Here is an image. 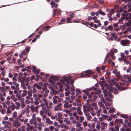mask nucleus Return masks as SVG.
I'll use <instances>...</instances> for the list:
<instances>
[{
	"label": "nucleus",
	"instance_id": "46",
	"mask_svg": "<svg viewBox=\"0 0 131 131\" xmlns=\"http://www.w3.org/2000/svg\"><path fill=\"white\" fill-rule=\"evenodd\" d=\"M30 106L29 105H27L26 107V112L27 113H28L29 112V109L30 108Z\"/></svg>",
	"mask_w": 131,
	"mask_h": 131
},
{
	"label": "nucleus",
	"instance_id": "18",
	"mask_svg": "<svg viewBox=\"0 0 131 131\" xmlns=\"http://www.w3.org/2000/svg\"><path fill=\"white\" fill-rule=\"evenodd\" d=\"M125 24L127 26H130L131 25V20H129L128 22L126 21Z\"/></svg>",
	"mask_w": 131,
	"mask_h": 131
},
{
	"label": "nucleus",
	"instance_id": "6",
	"mask_svg": "<svg viewBox=\"0 0 131 131\" xmlns=\"http://www.w3.org/2000/svg\"><path fill=\"white\" fill-rule=\"evenodd\" d=\"M121 44L123 46H126L128 45L130 42L129 40L126 39L123 40L120 42Z\"/></svg>",
	"mask_w": 131,
	"mask_h": 131
},
{
	"label": "nucleus",
	"instance_id": "61",
	"mask_svg": "<svg viewBox=\"0 0 131 131\" xmlns=\"http://www.w3.org/2000/svg\"><path fill=\"white\" fill-rule=\"evenodd\" d=\"M83 125L84 127H86L87 126V122L84 121L83 123Z\"/></svg>",
	"mask_w": 131,
	"mask_h": 131
},
{
	"label": "nucleus",
	"instance_id": "30",
	"mask_svg": "<svg viewBox=\"0 0 131 131\" xmlns=\"http://www.w3.org/2000/svg\"><path fill=\"white\" fill-rule=\"evenodd\" d=\"M34 87H36L37 88V89H40L41 88V87L38 84H34Z\"/></svg>",
	"mask_w": 131,
	"mask_h": 131
},
{
	"label": "nucleus",
	"instance_id": "38",
	"mask_svg": "<svg viewBox=\"0 0 131 131\" xmlns=\"http://www.w3.org/2000/svg\"><path fill=\"white\" fill-rule=\"evenodd\" d=\"M19 89L18 87H16L14 91V94H16L17 93V91L19 90Z\"/></svg>",
	"mask_w": 131,
	"mask_h": 131
},
{
	"label": "nucleus",
	"instance_id": "7",
	"mask_svg": "<svg viewBox=\"0 0 131 131\" xmlns=\"http://www.w3.org/2000/svg\"><path fill=\"white\" fill-rule=\"evenodd\" d=\"M62 104L61 103H59L58 104L54 107V110L56 111L58 110H61L62 109L61 105Z\"/></svg>",
	"mask_w": 131,
	"mask_h": 131
},
{
	"label": "nucleus",
	"instance_id": "34",
	"mask_svg": "<svg viewBox=\"0 0 131 131\" xmlns=\"http://www.w3.org/2000/svg\"><path fill=\"white\" fill-rule=\"evenodd\" d=\"M21 88L24 90H25L26 89V86L23 83H21Z\"/></svg>",
	"mask_w": 131,
	"mask_h": 131
},
{
	"label": "nucleus",
	"instance_id": "3",
	"mask_svg": "<svg viewBox=\"0 0 131 131\" xmlns=\"http://www.w3.org/2000/svg\"><path fill=\"white\" fill-rule=\"evenodd\" d=\"M124 85V83H120V85H118L116 83H115V86L118 88V90L121 91L125 90L126 89V88H123L121 86L122 85Z\"/></svg>",
	"mask_w": 131,
	"mask_h": 131
},
{
	"label": "nucleus",
	"instance_id": "5",
	"mask_svg": "<svg viewBox=\"0 0 131 131\" xmlns=\"http://www.w3.org/2000/svg\"><path fill=\"white\" fill-rule=\"evenodd\" d=\"M13 125L14 127L18 128L20 126L21 123L20 122H18L17 119H16L14 121Z\"/></svg>",
	"mask_w": 131,
	"mask_h": 131
},
{
	"label": "nucleus",
	"instance_id": "15",
	"mask_svg": "<svg viewBox=\"0 0 131 131\" xmlns=\"http://www.w3.org/2000/svg\"><path fill=\"white\" fill-rule=\"evenodd\" d=\"M98 104L100 107H102L103 109L105 108V106H104V104L102 103V102H99L98 103Z\"/></svg>",
	"mask_w": 131,
	"mask_h": 131
},
{
	"label": "nucleus",
	"instance_id": "11",
	"mask_svg": "<svg viewBox=\"0 0 131 131\" xmlns=\"http://www.w3.org/2000/svg\"><path fill=\"white\" fill-rule=\"evenodd\" d=\"M74 83V82L73 80H71L70 83V85L71 86V87L70 89V90L71 91H74L75 90L74 88L73 84Z\"/></svg>",
	"mask_w": 131,
	"mask_h": 131
},
{
	"label": "nucleus",
	"instance_id": "60",
	"mask_svg": "<svg viewBox=\"0 0 131 131\" xmlns=\"http://www.w3.org/2000/svg\"><path fill=\"white\" fill-rule=\"evenodd\" d=\"M30 50V47H27L25 49V50L28 52Z\"/></svg>",
	"mask_w": 131,
	"mask_h": 131
},
{
	"label": "nucleus",
	"instance_id": "50",
	"mask_svg": "<svg viewBox=\"0 0 131 131\" xmlns=\"http://www.w3.org/2000/svg\"><path fill=\"white\" fill-rule=\"evenodd\" d=\"M121 57L123 58H126V57L125 56L123 53H121Z\"/></svg>",
	"mask_w": 131,
	"mask_h": 131
},
{
	"label": "nucleus",
	"instance_id": "59",
	"mask_svg": "<svg viewBox=\"0 0 131 131\" xmlns=\"http://www.w3.org/2000/svg\"><path fill=\"white\" fill-rule=\"evenodd\" d=\"M123 9H121L120 10H117L116 12L117 13H121L122 12H123Z\"/></svg>",
	"mask_w": 131,
	"mask_h": 131
},
{
	"label": "nucleus",
	"instance_id": "9",
	"mask_svg": "<svg viewBox=\"0 0 131 131\" xmlns=\"http://www.w3.org/2000/svg\"><path fill=\"white\" fill-rule=\"evenodd\" d=\"M50 4L51 5V7L53 8V7H57L58 6V4L56 3L53 1H52L50 2Z\"/></svg>",
	"mask_w": 131,
	"mask_h": 131
},
{
	"label": "nucleus",
	"instance_id": "48",
	"mask_svg": "<svg viewBox=\"0 0 131 131\" xmlns=\"http://www.w3.org/2000/svg\"><path fill=\"white\" fill-rule=\"evenodd\" d=\"M30 109L32 111H35V107L33 105L30 106Z\"/></svg>",
	"mask_w": 131,
	"mask_h": 131
},
{
	"label": "nucleus",
	"instance_id": "23",
	"mask_svg": "<svg viewBox=\"0 0 131 131\" xmlns=\"http://www.w3.org/2000/svg\"><path fill=\"white\" fill-rule=\"evenodd\" d=\"M50 26H45V27H43L42 28V30H44L45 29H46L45 30V31H47L50 28Z\"/></svg>",
	"mask_w": 131,
	"mask_h": 131
},
{
	"label": "nucleus",
	"instance_id": "17",
	"mask_svg": "<svg viewBox=\"0 0 131 131\" xmlns=\"http://www.w3.org/2000/svg\"><path fill=\"white\" fill-rule=\"evenodd\" d=\"M110 13L109 14H107L108 17H109V15L111 16L112 14L114 13V10L113 9H112L110 10Z\"/></svg>",
	"mask_w": 131,
	"mask_h": 131
},
{
	"label": "nucleus",
	"instance_id": "39",
	"mask_svg": "<svg viewBox=\"0 0 131 131\" xmlns=\"http://www.w3.org/2000/svg\"><path fill=\"white\" fill-rule=\"evenodd\" d=\"M0 111L2 114H4L6 113V110L4 109L0 110Z\"/></svg>",
	"mask_w": 131,
	"mask_h": 131
},
{
	"label": "nucleus",
	"instance_id": "29",
	"mask_svg": "<svg viewBox=\"0 0 131 131\" xmlns=\"http://www.w3.org/2000/svg\"><path fill=\"white\" fill-rule=\"evenodd\" d=\"M17 115V113L16 112H14L13 113L12 116L14 118H15Z\"/></svg>",
	"mask_w": 131,
	"mask_h": 131
},
{
	"label": "nucleus",
	"instance_id": "8",
	"mask_svg": "<svg viewBox=\"0 0 131 131\" xmlns=\"http://www.w3.org/2000/svg\"><path fill=\"white\" fill-rule=\"evenodd\" d=\"M59 14H61V12L60 9H54L53 10V16H54L56 15V13Z\"/></svg>",
	"mask_w": 131,
	"mask_h": 131
},
{
	"label": "nucleus",
	"instance_id": "41",
	"mask_svg": "<svg viewBox=\"0 0 131 131\" xmlns=\"http://www.w3.org/2000/svg\"><path fill=\"white\" fill-rule=\"evenodd\" d=\"M7 110L6 111V113L7 114H9L12 113V111L10 109H7Z\"/></svg>",
	"mask_w": 131,
	"mask_h": 131
},
{
	"label": "nucleus",
	"instance_id": "26",
	"mask_svg": "<svg viewBox=\"0 0 131 131\" xmlns=\"http://www.w3.org/2000/svg\"><path fill=\"white\" fill-rule=\"evenodd\" d=\"M67 81V83L65 84V86H66V87H70L69 85H70V82L69 81Z\"/></svg>",
	"mask_w": 131,
	"mask_h": 131
},
{
	"label": "nucleus",
	"instance_id": "1",
	"mask_svg": "<svg viewBox=\"0 0 131 131\" xmlns=\"http://www.w3.org/2000/svg\"><path fill=\"white\" fill-rule=\"evenodd\" d=\"M124 13L122 14V17L121 19H120L118 22L120 23L123 21V20H125L126 19V21H127L128 19H131V14L128 13L126 10H125L124 12Z\"/></svg>",
	"mask_w": 131,
	"mask_h": 131
},
{
	"label": "nucleus",
	"instance_id": "55",
	"mask_svg": "<svg viewBox=\"0 0 131 131\" xmlns=\"http://www.w3.org/2000/svg\"><path fill=\"white\" fill-rule=\"evenodd\" d=\"M101 124L102 126H107V124L106 123H105V122H102L101 123Z\"/></svg>",
	"mask_w": 131,
	"mask_h": 131
},
{
	"label": "nucleus",
	"instance_id": "56",
	"mask_svg": "<svg viewBox=\"0 0 131 131\" xmlns=\"http://www.w3.org/2000/svg\"><path fill=\"white\" fill-rule=\"evenodd\" d=\"M75 92L77 93L80 94L81 93V92L80 90L78 89H76Z\"/></svg>",
	"mask_w": 131,
	"mask_h": 131
},
{
	"label": "nucleus",
	"instance_id": "54",
	"mask_svg": "<svg viewBox=\"0 0 131 131\" xmlns=\"http://www.w3.org/2000/svg\"><path fill=\"white\" fill-rule=\"evenodd\" d=\"M67 23H69L71 22V19L70 18H67Z\"/></svg>",
	"mask_w": 131,
	"mask_h": 131
},
{
	"label": "nucleus",
	"instance_id": "13",
	"mask_svg": "<svg viewBox=\"0 0 131 131\" xmlns=\"http://www.w3.org/2000/svg\"><path fill=\"white\" fill-rule=\"evenodd\" d=\"M42 101L44 102L45 106H47L48 104V101L45 98H43L42 100Z\"/></svg>",
	"mask_w": 131,
	"mask_h": 131
},
{
	"label": "nucleus",
	"instance_id": "20",
	"mask_svg": "<svg viewBox=\"0 0 131 131\" xmlns=\"http://www.w3.org/2000/svg\"><path fill=\"white\" fill-rule=\"evenodd\" d=\"M101 111V109L100 108L97 110L96 112V115L97 116L99 117L100 116V113Z\"/></svg>",
	"mask_w": 131,
	"mask_h": 131
},
{
	"label": "nucleus",
	"instance_id": "49",
	"mask_svg": "<svg viewBox=\"0 0 131 131\" xmlns=\"http://www.w3.org/2000/svg\"><path fill=\"white\" fill-rule=\"evenodd\" d=\"M32 88L33 89L31 91V92H32L34 93H35L36 92V90L35 89V87H33Z\"/></svg>",
	"mask_w": 131,
	"mask_h": 131
},
{
	"label": "nucleus",
	"instance_id": "52",
	"mask_svg": "<svg viewBox=\"0 0 131 131\" xmlns=\"http://www.w3.org/2000/svg\"><path fill=\"white\" fill-rule=\"evenodd\" d=\"M2 104L3 105V107L4 108H6L7 107V106L6 104V103L5 102H3L2 103Z\"/></svg>",
	"mask_w": 131,
	"mask_h": 131
},
{
	"label": "nucleus",
	"instance_id": "24",
	"mask_svg": "<svg viewBox=\"0 0 131 131\" xmlns=\"http://www.w3.org/2000/svg\"><path fill=\"white\" fill-rule=\"evenodd\" d=\"M64 102V107L66 108V107H67V106L68 105V101H64L63 102Z\"/></svg>",
	"mask_w": 131,
	"mask_h": 131
},
{
	"label": "nucleus",
	"instance_id": "63",
	"mask_svg": "<svg viewBox=\"0 0 131 131\" xmlns=\"http://www.w3.org/2000/svg\"><path fill=\"white\" fill-rule=\"evenodd\" d=\"M92 118V117L90 115H89V116H88V117H87V119L89 120H90Z\"/></svg>",
	"mask_w": 131,
	"mask_h": 131
},
{
	"label": "nucleus",
	"instance_id": "42",
	"mask_svg": "<svg viewBox=\"0 0 131 131\" xmlns=\"http://www.w3.org/2000/svg\"><path fill=\"white\" fill-rule=\"evenodd\" d=\"M77 110V108L75 107H73L72 108H70V111L71 112H72L73 111H75Z\"/></svg>",
	"mask_w": 131,
	"mask_h": 131
},
{
	"label": "nucleus",
	"instance_id": "35",
	"mask_svg": "<svg viewBox=\"0 0 131 131\" xmlns=\"http://www.w3.org/2000/svg\"><path fill=\"white\" fill-rule=\"evenodd\" d=\"M103 92L104 93V96H107V94L108 93V91L105 90H103Z\"/></svg>",
	"mask_w": 131,
	"mask_h": 131
},
{
	"label": "nucleus",
	"instance_id": "4",
	"mask_svg": "<svg viewBox=\"0 0 131 131\" xmlns=\"http://www.w3.org/2000/svg\"><path fill=\"white\" fill-rule=\"evenodd\" d=\"M71 77L70 76H69L67 77L65 75L63 76L62 77V79L60 80V81L61 82H62V83H63V81L64 80L66 81H71L72 80L71 79Z\"/></svg>",
	"mask_w": 131,
	"mask_h": 131
},
{
	"label": "nucleus",
	"instance_id": "37",
	"mask_svg": "<svg viewBox=\"0 0 131 131\" xmlns=\"http://www.w3.org/2000/svg\"><path fill=\"white\" fill-rule=\"evenodd\" d=\"M16 97H17L18 100L20 99L21 98V96L20 95V93H18L16 95Z\"/></svg>",
	"mask_w": 131,
	"mask_h": 131
},
{
	"label": "nucleus",
	"instance_id": "12",
	"mask_svg": "<svg viewBox=\"0 0 131 131\" xmlns=\"http://www.w3.org/2000/svg\"><path fill=\"white\" fill-rule=\"evenodd\" d=\"M105 86L107 89H109V91L110 93L113 91V89L112 88H111L110 86H109L108 84H106Z\"/></svg>",
	"mask_w": 131,
	"mask_h": 131
},
{
	"label": "nucleus",
	"instance_id": "36",
	"mask_svg": "<svg viewBox=\"0 0 131 131\" xmlns=\"http://www.w3.org/2000/svg\"><path fill=\"white\" fill-rule=\"evenodd\" d=\"M115 111V109L113 108H111L109 111L110 113H111L114 112Z\"/></svg>",
	"mask_w": 131,
	"mask_h": 131
},
{
	"label": "nucleus",
	"instance_id": "51",
	"mask_svg": "<svg viewBox=\"0 0 131 131\" xmlns=\"http://www.w3.org/2000/svg\"><path fill=\"white\" fill-rule=\"evenodd\" d=\"M54 128V127L53 126H51L49 127V129L50 130H53Z\"/></svg>",
	"mask_w": 131,
	"mask_h": 131
},
{
	"label": "nucleus",
	"instance_id": "64",
	"mask_svg": "<svg viewBox=\"0 0 131 131\" xmlns=\"http://www.w3.org/2000/svg\"><path fill=\"white\" fill-rule=\"evenodd\" d=\"M115 131H118L119 130V127L117 126H115Z\"/></svg>",
	"mask_w": 131,
	"mask_h": 131
},
{
	"label": "nucleus",
	"instance_id": "58",
	"mask_svg": "<svg viewBox=\"0 0 131 131\" xmlns=\"http://www.w3.org/2000/svg\"><path fill=\"white\" fill-rule=\"evenodd\" d=\"M83 24L85 25L86 26L89 25L90 24V23H89V22L88 21L84 22L83 23Z\"/></svg>",
	"mask_w": 131,
	"mask_h": 131
},
{
	"label": "nucleus",
	"instance_id": "53",
	"mask_svg": "<svg viewBox=\"0 0 131 131\" xmlns=\"http://www.w3.org/2000/svg\"><path fill=\"white\" fill-rule=\"evenodd\" d=\"M121 116L122 117L124 118H127L128 117V116L127 115L124 114H122Z\"/></svg>",
	"mask_w": 131,
	"mask_h": 131
},
{
	"label": "nucleus",
	"instance_id": "16",
	"mask_svg": "<svg viewBox=\"0 0 131 131\" xmlns=\"http://www.w3.org/2000/svg\"><path fill=\"white\" fill-rule=\"evenodd\" d=\"M64 121L65 122L67 125H69L70 123V122L68 120V118H66L64 119Z\"/></svg>",
	"mask_w": 131,
	"mask_h": 131
},
{
	"label": "nucleus",
	"instance_id": "40",
	"mask_svg": "<svg viewBox=\"0 0 131 131\" xmlns=\"http://www.w3.org/2000/svg\"><path fill=\"white\" fill-rule=\"evenodd\" d=\"M12 84L13 85H15L16 86V87H18L19 85L16 82H12Z\"/></svg>",
	"mask_w": 131,
	"mask_h": 131
},
{
	"label": "nucleus",
	"instance_id": "57",
	"mask_svg": "<svg viewBox=\"0 0 131 131\" xmlns=\"http://www.w3.org/2000/svg\"><path fill=\"white\" fill-rule=\"evenodd\" d=\"M94 109V108L92 107H90L89 108L88 110V112H89L90 111H93V110Z\"/></svg>",
	"mask_w": 131,
	"mask_h": 131
},
{
	"label": "nucleus",
	"instance_id": "28",
	"mask_svg": "<svg viewBox=\"0 0 131 131\" xmlns=\"http://www.w3.org/2000/svg\"><path fill=\"white\" fill-rule=\"evenodd\" d=\"M33 129V127L31 126H29L27 127L26 129L27 131L30 130H31Z\"/></svg>",
	"mask_w": 131,
	"mask_h": 131
},
{
	"label": "nucleus",
	"instance_id": "22",
	"mask_svg": "<svg viewBox=\"0 0 131 131\" xmlns=\"http://www.w3.org/2000/svg\"><path fill=\"white\" fill-rule=\"evenodd\" d=\"M77 112L78 114L80 115H82L83 114V113L81 112V110L79 108H78L77 109Z\"/></svg>",
	"mask_w": 131,
	"mask_h": 131
},
{
	"label": "nucleus",
	"instance_id": "43",
	"mask_svg": "<svg viewBox=\"0 0 131 131\" xmlns=\"http://www.w3.org/2000/svg\"><path fill=\"white\" fill-rule=\"evenodd\" d=\"M112 89L114 90V94H116L118 93V91L116 88H114Z\"/></svg>",
	"mask_w": 131,
	"mask_h": 131
},
{
	"label": "nucleus",
	"instance_id": "47",
	"mask_svg": "<svg viewBox=\"0 0 131 131\" xmlns=\"http://www.w3.org/2000/svg\"><path fill=\"white\" fill-rule=\"evenodd\" d=\"M108 29L109 30H112L113 29V27L111 25L108 26L107 27Z\"/></svg>",
	"mask_w": 131,
	"mask_h": 131
},
{
	"label": "nucleus",
	"instance_id": "45",
	"mask_svg": "<svg viewBox=\"0 0 131 131\" xmlns=\"http://www.w3.org/2000/svg\"><path fill=\"white\" fill-rule=\"evenodd\" d=\"M80 123L82 122L84 119V117L83 116H81L80 117Z\"/></svg>",
	"mask_w": 131,
	"mask_h": 131
},
{
	"label": "nucleus",
	"instance_id": "31",
	"mask_svg": "<svg viewBox=\"0 0 131 131\" xmlns=\"http://www.w3.org/2000/svg\"><path fill=\"white\" fill-rule=\"evenodd\" d=\"M83 111H84L87 110H88L87 106L86 105H84L83 106Z\"/></svg>",
	"mask_w": 131,
	"mask_h": 131
},
{
	"label": "nucleus",
	"instance_id": "44",
	"mask_svg": "<svg viewBox=\"0 0 131 131\" xmlns=\"http://www.w3.org/2000/svg\"><path fill=\"white\" fill-rule=\"evenodd\" d=\"M99 13L101 15H105V13L102 11L101 10H99Z\"/></svg>",
	"mask_w": 131,
	"mask_h": 131
},
{
	"label": "nucleus",
	"instance_id": "32",
	"mask_svg": "<svg viewBox=\"0 0 131 131\" xmlns=\"http://www.w3.org/2000/svg\"><path fill=\"white\" fill-rule=\"evenodd\" d=\"M25 127L24 126H23L21 128L18 129V130L19 131H26L25 130Z\"/></svg>",
	"mask_w": 131,
	"mask_h": 131
},
{
	"label": "nucleus",
	"instance_id": "21",
	"mask_svg": "<svg viewBox=\"0 0 131 131\" xmlns=\"http://www.w3.org/2000/svg\"><path fill=\"white\" fill-rule=\"evenodd\" d=\"M90 89H86L85 90H83V92L85 93V94L86 95H88V93L87 91H90Z\"/></svg>",
	"mask_w": 131,
	"mask_h": 131
},
{
	"label": "nucleus",
	"instance_id": "62",
	"mask_svg": "<svg viewBox=\"0 0 131 131\" xmlns=\"http://www.w3.org/2000/svg\"><path fill=\"white\" fill-rule=\"evenodd\" d=\"M100 127V125L97 124L96 125V128L97 130H99Z\"/></svg>",
	"mask_w": 131,
	"mask_h": 131
},
{
	"label": "nucleus",
	"instance_id": "25",
	"mask_svg": "<svg viewBox=\"0 0 131 131\" xmlns=\"http://www.w3.org/2000/svg\"><path fill=\"white\" fill-rule=\"evenodd\" d=\"M32 119L34 121V124L35 125H36V121L35 116H32Z\"/></svg>",
	"mask_w": 131,
	"mask_h": 131
},
{
	"label": "nucleus",
	"instance_id": "27",
	"mask_svg": "<svg viewBox=\"0 0 131 131\" xmlns=\"http://www.w3.org/2000/svg\"><path fill=\"white\" fill-rule=\"evenodd\" d=\"M88 110L84 111H83L85 116H87L90 115V114L88 112Z\"/></svg>",
	"mask_w": 131,
	"mask_h": 131
},
{
	"label": "nucleus",
	"instance_id": "2",
	"mask_svg": "<svg viewBox=\"0 0 131 131\" xmlns=\"http://www.w3.org/2000/svg\"><path fill=\"white\" fill-rule=\"evenodd\" d=\"M93 74V72L90 70H87L86 72H84L80 75V77H89L91 75Z\"/></svg>",
	"mask_w": 131,
	"mask_h": 131
},
{
	"label": "nucleus",
	"instance_id": "14",
	"mask_svg": "<svg viewBox=\"0 0 131 131\" xmlns=\"http://www.w3.org/2000/svg\"><path fill=\"white\" fill-rule=\"evenodd\" d=\"M23 93L21 94L22 97H24L27 95V91L26 90H24L23 91Z\"/></svg>",
	"mask_w": 131,
	"mask_h": 131
},
{
	"label": "nucleus",
	"instance_id": "19",
	"mask_svg": "<svg viewBox=\"0 0 131 131\" xmlns=\"http://www.w3.org/2000/svg\"><path fill=\"white\" fill-rule=\"evenodd\" d=\"M61 83H62V84H63L62 82H61V81H60V82H58L57 83V85H59V87L61 88H62L63 87V86L62 84H61ZM63 83H64L63 84Z\"/></svg>",
	"mask_w": 131,
	"mask_h": 131
},
{
	"label": "nucleus",
	"instance_id": "10",
	"mask_svg": "<svg viewBox=\"0 0 131 131\" xmlns=\"http://www.w3.org/2000/svg\"><path fill=\"white\" fill-rule=\"evenodd\" d=\"M113 73L117 76H119L120 75V72L118 71L116 69H114L113 70Z\"/></svg>",
	"mask_w": 131,
	"mask_h": 131
},
{
	"label": "nucleus",
	"instance_id": "33",
	"mask_svg": "<svg viewBox=\"0 0 131 131\" xmlns=\"http://www.w3.org/2000/svg\"><path fill=\"white\" fill-rule=\"evenodd\" d=\"M6 89L3 87H0V91L2 92H4L6 91Z\"/></svg>",
	"mask_w": 131,
	"mask_h": 131
}]
</instances>
